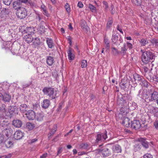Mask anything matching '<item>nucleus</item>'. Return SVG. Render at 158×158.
<instances>
[{"label":"nucleus","mask_w":158,"mask_h":158,"mask_svg":"<svg viewBox=\"0 0 158 158\" xmlns=\"http://www.w3.org/2000/svg\"><path fill=\"white\" fill-rule=\"evenodd\" d=\"M149 48H146L144 50H141L142 53V60L145 64H147L149 62H153L155 60V56L154 53L150 50Z\"/></svg>","instance_id":"nucleus-1"},{"label":"nucleus","mask_w":158,"mask_h":158,"mask_svg":"<svg viewBox=\"0 0 158 158\" xmlns=\"http://www.w3.org/2000/svg\"><path fill=\"white\" fill-rule=\"evenodd\" d=\"M42 91L44 94L49 96L52 99H55L56 97L57 91L54 88L51 87H45Z\"/></svg>","instance_id":"nucleus-2"},{"label":"nucleus","mask_w":158,"mask_h":158,"mask_svg":"<svg viewBox=\"0 0 158 158\" xmlns=\"http://www.w3.org/2000/svg\"><path fill=\"white\" fill-rule=\"evenodd\" d=\"M17 15L20 19H22L25 18L27 15L26 10L24 7H21L19 8L16 13Z\"/></svg>","instance_id":"nucleus-3"},{"label":"nucleus","mask_w":158,"mask_h":158,"mask_svg":"<svg viewBox=\"0 0 158 158\" xmlns=\"http://www.w3.org/2000/svg\"><path fill=\"white\" fill-rule=\"evenodd\" d=\"M106 131L105 133L98 134L96 136V142L98 143L100 141H102L108 138Z\"/></svg>","instance_id":"nucleus-4"},{"label":"nucleus","mask_w":158,"mask_h":158,"mask_svg":"<svg viewBox=\"0 0 158 158\" xmlns=\"http://www.w3.org/2000/svg\"><path fill=\"white\" fill-rule=\"evenodd\" d=\"M3 135H5V137L7 139L10 137L12 133V130L9 127H6L2 131Z\"/></svg>","instance_id":"nucleus-5"},{"label":"nucleus","mask_w":158,"mask_h":158,"mask_svg":"<svg viewBox=\"0 0 158 158\" xmlns=\"http://www.w3.org/2000/svg\"><path fill=\"white\" fill-rule=\"evenodd\" d=\"M8 111L9 114L11 115L17 114L18 113L17 108L15 106H9Z\"/></svg>","instance_id":"nucleus-6"},{"label":"nucleus","mask_w":158,"mask_h":158,"mask_svg":"<svg viewBox=\"0 0 158 158\" xmlns=\"http://www.w3.org/2000/svg\"><path fill=\"white\" fill-rule=\"evenodd\" d=\"M100 151H101L103 156H107L111 154L110 150L107 146L103 147L102 149L100 150Z\"/></svg>","instance_id":"nucleus-7"},{"label":"nucleus","mask_w":158,"mask_h":158,"mask_svg":"<svg viewBox=\"0 0 158 158\" xmlns=\"http://www.w3.org/2000/svg\"><path fill=\"white\" fill-rule=\"evenodd\" d=\"M27 118L29 120H33L35 117V113L32 110H29L25 114Z\"/></svg>","instance_id":"nucleus-8"},{"label":"nucleus","mask_w":158,"mask_h":158,"mask_svg":"<svg viewBox=\"0 0 158 158\" xmlns=\"http://www.w3.org/2000/svg\"><path fill=\"white\" fill-rule=\"evenodd\" d=\"M141 124L139 120H134L131 122V126L132 128L135 130L139 129Z\"/></svg>","instance_id":"nucleus-9"},{"label":"nucleus","mask_w":158,"mask_h":158,"mask_svg":"<svg viewBox=\"0 0 158 158\" xmlns=\"http://www.w3.org/2000/svg\"><path fill=\"white\" fill-rule=\"evenodd\" d=\"M23 136V133L20 131H17L14 134V138L16 140H19Z\"/></svg>","instance_id":"nucleus-10"},{"label":"nucleus","mask_w":158,"mask_h":158,"mask_svg":"<svg viewBox=\"0 0 158 158\" xmlns=\"http://www.w3.org/2000/svg\"><path fill=\"white\" fill-rule=\"evenodd\" d=\"M158 99V92L154 91L151 94V98L149 99V101L152 102Z\"/></svg>","instance_id":"nucleus-11"},{"label":"nucleus","mask_w":158,"mask_h":158,"mask_svg":"<svg viewBox=\"0 0 158 158\" xmlns=\"http://www.w3.org/2000/svg\"><path fill=\"white\" fill-rule=\"evenodd\" d=\"M20 111L22 113H25L28 109V106L25 104H22L19 106Z\"/></svg>","instance_id":"nucleus-12"},{"label":"nucleus","mask_w":158,"mask_h":158,"mask_svg":"<svg viewBox=\"0 0 158 158\" xmlns=\"http://www.w3.org/2000/svg\"><path fill=\"white\" fill-rule=\"evenodd\" d=\"M2 100L5 102H10L11 96L8 93L5 92L3 94Z\"/></svg>","instance_id":"nucleus-13"},{"label":"nucleus","mask_w":158,"mask_h":158,"mask_svg":"<svg viewBox=\"0 0 158 158\" xmlns=\"http://www.w3.org/2000/svg\"><path fill=\"white\" fill-rule=\"evenodd\" d=\"M130 98V96L127 95L121 98H118L117 99V101L118 102H119V104H122L123 103L121 102L123 101V103H126Z\"/></svg>","instance_id":"nucleus-14"},{"label":"nucleus","mask_w":158,"mask_h":158,"mask_svg":"<svg viewBox=\"0 0 158 158\" xmlns=\"http://www.w3.org/2000/svg\"><path fill=\"white\" fill-rule=\"evenodd\" d=\"M23 39L24 41L27 43H30L33 40V38L31 35L27 34L25 35L23 37Z\"/></svg>","instance_id":"nucleus-15"},{"label":"nucleus","mask_w":158,"mask_h":158,"mask_svg":"<svg viewBox=\"0 0 158 158\" xmlns=\"http://www.w3.org/2000/svg\"><path fill=\"white\" fill-rule=\"evenodd\" d=\"M34 27H27L22 32L23 34L26 33L28 34L31 35L32 34L34 33Z\"/></svg>","instance_id":"nucleus-16"},{"label":"nucleus","mask_w":158,"mask_h":158,"mask_svg":"<svg viewBox=\"0 0 158 158\" xmlns=\"http://www.w3.org/2000/svg\"><path fill=\"white\" fill-rule=\"evenodd\" d=\"M127 80L126 79L123 78L121 80L119 83V85L122 89H124L127 87Z\"/></svg>","instance_id":"nucleus-17"},{"label":"nucleus","mask_w":158,"mask_h":158,"mask_svg":"<svg viewBox=\"0 0 158 158\" xmlns=\"http://www.w3.org/2000/svg\"><path fill=\"white\" fill-rule=\"evenodd\" d=\"M139 141L140 142L142 146L146 148H148L149 147V143L146 140L142 138L139 139Z\"/></svg>","instance_id":"nucleus-18"},{"label":"nucleus","mask_w":158,"mask_h":158,"mask_svg":"<svg viewBox=\"0 0 158 158\" xmlns=\"http://www.w3.org/2000/svg\"><path fill=\"white\" fill-rule=\"evenodd\" d=\"M130 119L128 117H124L123 118V124L125 126L128 127L130 126Z\"/></svg>","instance_id":"nucleus-19"},{"label":"nucleus","mask_w":158,"mask_h":158,"mask_svg":"<svg viewBox=\"0 0 158 158\" xmlns=\"http://www.w3.org/2000/svg\"><path fill=\"white\" fill-rule=\"evenodd\" d=\"M50 105V101L48 99H45L42 103L41 106L44 109L47 108Z\"/></svg>","instance_id":"nucleus-20"},{"label":"nucleus","mask_w":158,"mask_h":158,"mask_svg":"<svg viewBox=\"0 0 158 158\" xmlns=\"http://www.w3.org/2000/svg\"><path fill=\"white\" fill-rule=\"evenodd\" d=\"M46 42L49 48H52L54 47V44L52 39L47 38L46 39Z\"/></svg>","instance_id":"nucleus-21"},{"label":"nucleus","mask_w":158,"mask_h":158,"mask_svg":"<svg viewBox=\"0 0 158 158\" xmlns=\"http://www.w3.org/2000/svg\"><path fill=\"white\" fill-rule=\"evenodd\" d=\"M35 116L36 119L38 121H41L43 120L44 115L43 112H41L37 113Z\"/></svg>","instance_id":"nucleus-22"},{"label":"nucleus","mask_w":158,"mask_h":158,"mask_svg":"<svg viewBox=\"0 0 158 158\" xmlns=\"http://www.w3.org/2000/svg\"><path fill=\"white\" fill-rule=\"evenodd\" d=\"M54 62V60L53 57L48 56L46 57V63L48 64L50 66L52 65Z\"/></svg>","instance_id":"nucleus-23"},{"label":"nucleus","mask_w":158,"mask_h":158,"mask_svg":"<svg viewBox=\"0 0 158 158\" xmlns=\"http://www.w3.org/2000/svg\"><path fill=\"white\" fill-rule=\"evenodd\" d=\"M12 124L16 127H20L22 125V122L19 120H14L13 121Z\"/></svg>","instance_id":"nucleus-24"},{"label":"nucleus","mask_w":158,"mask_h":158,"mask_svg":"<svg viewBox=\"0 0 158 158\" xmlns=\"http://www.w3.org/2000/svg\"><path fill=\"white\" fill-rule=\"evenodd\" d=\"M9 13V10L6 9V8H4L0 12V17L2 18L7 15Z\"/></svg>","instance_id":"nucleus-25"},{"label":"nucleus","mask_w":158,"mask_h":158,"mask_svg":"<svg viewBox=\"0 0 158 158\" xmlns=\"http://www.w3.org/2000/svg\"><path fill=\"white\" fill-rule=\"evenodd\" d=\"M134 78L135 81H137L138 82H140L143 78L142 76H141L135 73L134 75Z\"/></svg>","instance_id":"nucleus-26"},{"label":"nucleus","mask_w":158,"mask_h":158,"mask_svg":"<svg viewBox=\"0 0 158 158\" xmlns=\"http://www.w3.org/2000/svg\"><path fill=\"white\" fill-rule=\"evenodd\" d=\"M113 151L116 153H121V147L118 144L115 145L113 148Z\"/></svg>","instance_id":"nucleus-27"},{"label":"nucleus","mask_w":158,"mask_h":158,"mask_svg":"<svg viewBox=\"0 0 158 158\" xmlns=\"http://www.w3.org/2000/svg\"><path fill=\"white\" fill-rule=\"evenodd\" d=\"M35 20L37 23H40L42 19L41 15L37 12H35Z\"/></svg>","instance_id":"nucleus-28"},{"label":"nucleus","mask_w":158,"mask_h":158,"mask_svg":"<svg viewBox=\"0 0 158 158\" xmlns=\"http://www.w3.org/2000/svg\"><path fill=\"white\" fill-rule=\"evenodd\" d=\"M81 27L83 28H85V32H87L88 27L86 25L85 21L84 20H81Z\"/></svg>","instance_id":"nucleus-29"},{"label":"nucleus","mask_w":158,"mask_h":158,"mask_svg":"<svg viewBox=\"0 0 158 158\" xmlns=\"http://www.w3.org/2000/svg\"><path fill=\"white\" fill-rule=\"evenodd\" d=\"M140 84L142 86L147 88L148 85V82L146 81L144 78H143L141 81L140 82Z\"/></svg>","instance_id":"nucleus-30"},{"label":"nucleus","mask_w":158,"mask_h":158,"mask_svg":"<svg viewBox=\"0 0 158 158\" xmlns=\"http://www.w3.org/2000/svg\"><path fill=\"white\" fill-rule=\"evenodd\" d=\"M149 41L147 39H143L141 40L140 43L142 46H145L149 43Z\"/></svg>","instance_id":"nucleus-31"},{"label":"nucleus","mask_w":158,"mask_h":158,"mask_svg":"<svg viewBox=\"0 0 158 158\" xmlns=\"http://www.w3.org/2000/svg\"><path fill=\"white\" fill-rule=\"evenodd\" d=\"M26 127L29 130H32L35 127V125L30 123H27L26 124Z\"/></svg>","instance_id":"nucleus-32"},{"label":"nucleus","mask_w":158,"mask_h":158,"mask_svg":"<svg viewBox=\"0 0 158 158\" xmlns=\"http://www.w3.org/2000/svg\"><path fill=\"white\" fill-rule=\"evenodd\" d=\"M0 112L3 113H5L6 111V106L4 104H0Z\"/></svg>","instance_id":"nucleus-33"},{"label":"nucleus","mask_w":158,"mask_h":158,"mask_svg":"<svg viewBox=\"0 0 158 158\" xmlns=\"http://www.w3.org/2000/svg\"><path fill=\"white\" fill-rule=\"evenodd\" d=\"M68 58L70 60H73L74 58V56L72 53L70 49L69 50L68 52Z\"/></svg>","instance_id":"nucleus-34"},{"label":"nucleus","mask_w":158,"mask_h":158,"mask_svg":"<svg viewBox=\"0 0 158 158\" xmlns=\"http://www.w3.org/2000/svg\"><path fill=\"white\" fill-rule=\"evenodd\" d=\"M113 22L112 19L111 18H109L106 25V27L110 28Z\"/></svg>","instance_id":"nucleus-35"},{"label":"nucleus","mask_w":158,"mask_h":158,"mask_svg":"<svg viewBox=\"0 0 158 158\" xmlns=\"http://www.w3.org/2000/svg\"><path fill=\"white\" fill-rule=\"evenodd\" d=\"M118 36L116 34H114L113 33L112 37V40L113 43H115L118 40Z\"/></svg>","instance_id":"nucleus-36"},{"label":"nucleus","mask_w":158,"mask_h":158,"mask_svg":"<svg viewBox=\"0 0 158 158\" xmlns=\"http://www.w3.org/2000/svg\"><path fill=\"white\" fill-rule=\"evenodd\" d=\"M57 130V127L55 126L53 128L50 130V132L48 134L49 137L53 135Z\"/></svg>","instance_id":"nucleus-37"},{"label":"nucleus","mask_w":158,"mask_h":158,"mask_svg":"<svg viewBox=\"0 0 158 158\" xmlns=\"http://www.w3.org/2000/svg\"><path fill=\"white\" fill-rule=\"evenodd\" d=\"M141 145L138 143L135 144L134 146V150L135 152L140 150L141 149Z\"/></svg>","instance_id":"nucleus-38"},{"label":"nucleus","mask_w":158,"mask_h":158,"mask_svg":"<svg viewBox=\"0 0 158 158\" xmlns=\"http://www.w3.org/2000/svg\"><path fill=\"white\" fill-rule=\"evenodd\" d=\"M33 44L35 46L39 45L40 44V41L39 38L36 37L35 38L33 42Z\"/></svg>","instance_id":"nucleus-39"},{"label":"nucleus","mask_w":158,"mask_h":158,"mask_svg":"<svg viewBox=\"0 0 158 158\" xmlns=\"http://www.w3.org/2000/svg\"><path fill=\"white\" fill-rule=\"evenodd\" d=\"M81 67L82 68H85L87 66V62L86 60H83L81 61Z\"/></svg>","instance_id":"nucleus-40"},{"label":"nucleus","mask_w":158,"mask_h":158,"mask_svg":"<svg viewBox=\"0 0 158 158\" xmlns=\"http://www.w3.org/2000/svg\"><path fill=\"white\" fill-rule=\"evenodd\" d=\"M7 140L6 138L2 134H0V143H2L6 141Z\"/></svg>","instance_id":"nucleus-41"},{"label":"nucleus","mask_w":158,"mask_h":158,"mask_svg":"<svg viewBox=\"0 0 158 158\" xmlns=\"http://www.w3.org/2000/svg\"><path fill=\"white\" fill-rule=\"evenodd\" d=\"M13 7L15 9L17 10V11L21 7H19L17 2H15L13 3Z\"/></svg>","instance_id":"nucleus-42"},{"label":"nucleus","mask_w":158,"mask_h":158,"mask_svg":"<svg viewBox=\"0 0 158 158\" xmlns=\"http://www.w3.org/2000/svg\"><path fill=\"white\" fill-rule=\"evenodd\" d=\"M6 142V146L7 148H10L13 145V143L11 141H8L7 142Z\"/></svg>","instance_id":"nucleus-43"},{"label":"nucleus","mask_w":158,"mask_h":158,"mask_svg":"<svg viewBox=\"0 0 158 158\" xmlns=\"http://www.w3.org/2000/svg\"><path fill=\"white\" fill-rule=\"evenodd\" d=\"M88 6L90 10L93 12H95L96 11V7L91 4H89Z\"/></svg>","instance_id":"nucleus-44"},{"label":"nucleus","mask_w":158,"mask_h":158,"mask_svg":"<svg viewBox=\"0 0 158 158\" xmlns=\"http://www.w3.org/2000/svg\"><path fill=\"white\" fill-rule=\"evenodd\" d=\"M127 48L126 46V44H124L123 47L121 48V51L124 54L125 53L126 51L127 50Z\"/></svg>","instance_id":"nucleus-45"},{"label":"nucleus","mask_w":158,"mask_h":158,"mask_svg":"<svg viewBox=\"0 0 158 158\" xmlns=\"http://www.w3.org/2000/svg\"><path fill=\"white\" fill-rule=\"evenodd\" d=\"M132 2L137 5H140L142 2V0H131Z\"/></svg>","instance_id":"nucleus-46"},{"label":"nucleus","mask_w":158,"mask_h":158,"mask_svg":"<svg viewBox=\"0 0 158 158\" xmlns=\"http://www.w3.org/2000/svg\"><path fill=\"white\" fill-rule=\"evenodd\" d=\"M89 145L87 143H81L80 145V147L81 148L86 149L88 147Z\"/></svg>","instance_id":"nucleus-47"},{"label":"nucleus","mask_w":158,"mask_h":158,"mask_svg":"<svg viewBox=\"0 0 158 158\" xmlns=\"http://www.w3.org/2000/svg\"><path fill=\"white\" fill-rule=\"evenodd\" d=\"M12 0H3L4 4L7 5H9L12 2Z\"/></svg>","instance_id":"nucleus-48"},{"label":"nucleus","mask_w":158,"mask_h":158,"mask_svg":"<svg viewBox=\"0 0 158 158\" xmlns=\"http://www.w3.org/2000/svg\"><path fill=\"white\" fill-rule=\"evenodd\" d=\"M44 69L42 67H39L37 68V72L40 74H42L44 73L43 71Z\"/></svg>","instance_id":"nucleus-49"},{"label":"nucleus","mask_w":158,"mask_h":158,"mask_svg":"<svg viewBox=\"0 0 158 158\" xmlns=\"http://www.w3.org/2000/svg\"><path fill=\"white\" fill-rule=\"evenodd\" d=\"M104 42L106 44V46L107 47V49H108L110 47L109 42L107 38H105Z\"/></svg>","instance_id":"nucleus-50"},{"label":"nucleus","mask_w":158,"mask_h":158,"mask_svg":"<svg viewBox=\"0 0 158 158\" xmlns=\"http://www.w3.org/2000/svg\"><path fill=\"white\" fill-rule=\"evenodd\" d=\"M112 48V52L114 55H117L118 54L119 52L117 49L114 47H113Z\"/></svg>","instance_id":"nucleus-51"},{"label":"nucleus","mask_w":158,"mask_h":158,"mask_svg":"<svg viewBox=\"0 0 158 158\" xmlns=\"http://www.w3.org/2000/svg\"><path fill=\"white\" fill-rule=\"evenodd\" d=\"M65 7L68 13H69L70 12V6L68 3H66L65 5Z\"/></svg>","instance_id":"nucleus-52"},{"label":"nucleus","mask_w":158,"mask_h":158,"mask_svg":"<svg viewBox=\"0 0 158 158\" xmlns=\"http://www.w3.org/2000/svg\"><path fill=\"white\" fill-rule=\"evenodd\" d=\"M103 3L104 5L103 7L106 10H107L108 9V8H109L108 4L107 2L105 1H103Z\"/></svg>","instance_id":"nucleus-53"},{"label":"nucleus","mask_w":158,"mask_h":158,"mask_svg":"<svg viewBox=\"0 0 158 158\" xmlns=\"http://www.w3.org/2000/svg\"><path fill=\"white\" fill-rule=\"evenodd\" d=\"M143 158H153V156L151 154L147 153L143 156Z\"/></svg>","instance_id":"nucleus-54"},{"label":"nucleus","mask_w":158,"mask_h":158,"mask_svg":"<svg viewBox=\"0 0 158 158\" xmlns=\"http://www.w3.org/2000/svg\"><path fill=\"white\" fill-rule=\"evenodd\" d=\"M11 154H9L7 155H5L2 156H0V158H10L11 156Z\"/></svg>","instance_id":"nucleus-55"},{"label":"nucleus","mask_w":158,"mask_h":158,"mask_svg":"<svg viewBox=\"0 0 158 158\" xmlns=\"http://www.w3.org/2000/svg\"><path fill=\"white\" fill-rule=\"evenodd\" d=\"M7 123L5 122V121H3L1 124V126L2 127H7Z\"/></svg>","instance_id":"nucleus-56"},{"label":"nucleus","mask_w":158,"mask_h":158,"mask_svg":"<svg viewBox=\"0 0 158 158\" xmlns=\"http://www.w3.org/2000/svg\"><path fill=\"white\" fill-rule=\"evenodd\" d=\"M151 42L153 44H156L158 43V39H153L151 40Z\"/></svg>","instance_id":"nucleus-57"},{"label":"nucleus","mask_w":158,"mask_h":158,"mask_svg":"<svg viewBox=\"0 0 158 158\" xmlns=\"http://www.w3.org/2000/svg\"><path fill=\"white\" fill-rule=\"evenodd\" d=\"M62 152V150L61 148H59L57 152V154L56 156H59Z\"/></svg>","instance_id":"nucleus-58"},{"label":"nucleus","mask_w":158,"mask_h":158,"mask_svg":"<svg viewBox=\"0 0 158 158\" xmlns=\"http://www.w3.org/2000/svg\"><path fill=\"white\" fill-rule=\"evenodd\" d=\"M154 126L155 128L156 129H158V121L157 120H156L154 123Z\"/></svg>","instance_id":"nucleus-59"},{"label":"nucleus","mask_w":158,"mask_h":158,"mask_svg":"<svg viewBox=\"0 0 158 158\" xmlns=\"http://www.w3.org/2000/svg\"><path fill=\"white\" fill-rule=\"evenodd\" d=\"M111 10H110L111 13L112 14H114L115 13V9L114 8V6L113 5H111Z\"/></svg>","instance_id":"nucleus-60"},{"label":"nucleus","mask_w":158,"mask_h":158,"mask_svg":"<svg viewBox=\"0 0 158 158\" xmlns=\"http://www.w3.org/2000/svg\"><path fill=\"white\" fill-rule=\"evenodd\" d=\"M149 98V96H148L146 94H143L142 98L145 100H146V99H148Z\"/></svg>","instance_id":"nucleus-61"},{"label":"nucleus","mask_w":158,"mask_h":158,"mask_svg":"<svg viewBox=\"0 0 158 158\" xmlns=\"http://www.w3.org/2000/svg\"><path fill=\"white\" fill-rule=\"evenodd\" d=\"M27 4H29V5L31 6H34V3L31 0H28Z\"/></svg>","instance_id":"nucleus-62"},{"label":"nucleus","mask_w":158,"mask_h":158,"mask_svg":"<svg viewBox=\"0 0 158 158\" xmlns=\"http://www.w3.org/2000/svg\"><path fill=\"white\" fill-rule=\"evenodd\" d=\"M43 11V14L47 16V17H48L49 16V14L48 13V11L46 10H44Z\"/></svg>","instance_id":"nucleus-63"},{"label":"nucleus","mask_w":158,"mask_h":158,"mask_svg":"<svg viewBox=\"0 0 158 158\" xmlns=\"http://www.w3.org/2000/svg\"><path fill=\"white\" fill-rule=\"evenodd\" d=\"M77 6L79 8H82L83 5L81 2H79L77 4Z\"/></svg>","instance_id":"nucleus-64"}]
</instances>
